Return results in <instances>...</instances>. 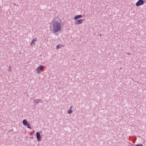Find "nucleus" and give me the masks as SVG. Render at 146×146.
I'll use <instances>...</instances> for the list:
<instances>
[{
    "label": "nucleus",
    "mask_w": 146,
    "mask_h": 146,
    "mask_svg": "<svg viewBox=\"0 0 146 146\" xmlns=\"http://www.w3.org/2000/svg\"><path fill=\"white\" fill-rule=\"evenodd\" d=\"M57 19L58 18L56 17L54 18L52 21V30L54 33L59 31L61 29V22L59 20H57Z\"/></svg>",
    "instance_id": "1"
},
{
    "label": "nucleus",
    "mask_w": 146,
    "mask_h": 146,
    "mask_svg": "<svg viewBox=\"0 0 146 146\" xmlns=\"http://www.w3.org/2000/svg\"><path fill=\"white\" fill-rule=\"evenodd\" d=\"M44 66L42 65L39 66L36 69V72L37 74H40L43 70Z\"/></svg>",
    "instance_id": "2"
},
{
    "label": "nucleus",
    "mask_w": 146,
    "mask_h": 146,
    "mask_svg": "<svg viewBox=\"0 0 146 146\" xmlns=\"http://www.w3.org/2000/svg\"><path fill=\"white\" fill-rule=\"evenodd\" d=\"M144 3V2L143 0H138L136 3V6L137 7H139L142 5Z\"/></svg>",
    "instance_id": "3"
},
{
    "label": "nucleus",
    "mask_w": 146,
    "mask_h": 146,
    "mask_svg": "<svg viewBox=\"0 0 146 146\" xmlns=\"http://www.w3.org/2000/svg\"><path fill=\"white\" fill-rule=\"evenodd\" d=\"M23 123L24 125H27L28 128L31 129V127L30 124L25 119H24L23 121Z\"/></svg>",
    "instance_id": "4"
},
{
    "label": "nucleus",
    "mask_w": 146,
    "mask_h": 146,
    "mask_svg": "<svg viewBox=\"0 0 146 146\" xmlns=\"http://www.w3.org/2000/svg\"><path fill=\"white\" fill-rule=\"evenodd\" d=\"M83 19H79L76 20L75 21V24L76 25H78L82 23V21Z\"/></svg>",
    "instance_id": "5"
},
{
    "label": "nucleus",
    "mask_w": 146,
    "mask_h": 146,
    "mask_svg": "<svg viewBox=\"0 0 146 146\" xmlns=\"http://www.w3.org/2000/svg\"><path fill=\"white\" fill-rule=\"evenodd\" d=\"M37 139L39 141H40L41 140V137L40 134V133L37 132L36 133Z\"/></svg>",
    "instance_id": "6"
},
{
    "label": "nucleus",
    "mask_w": 146,
    "mask_h": 146,
    "mask_svg": "<svg viewBox=\"0 0 146 146\" xmlns=\"http://www.w3.org/2000/svg\"><path fill=\"white\" fill-rule=\"evenodd\" d=\"M82 16L81 15H78L75 16L74 19L75 20H76L77 19H78L81 17Z\"/></svg>",
    "instance_id": "7"
},
{
    "label": "nucleus",
    "mask_w": 146,
    "mask_h": 146,
    "mask_svg": "<svg viewBox=\"0 0 146 146\" xmlns=\"http://www.w3.org/2000/svg\"><path fill=\"white\" fill-rule=\"evenodd\" d=\"M62 46H64V45L63 44L61 45L60 44H58L56 46V49H58L60 48H61Z\"/></svg>",
    "instance_id": "8"
},
{
    "label": "nucleus",
    "mask_w": 146,
    "mask_h": 146,
    "mask_svg": "<svg viewBox=\"0 0 146 146\" xmlns=\"http://www.w3.org/2000/svg\"><path fill=\"white\" fill-rule=\"evenodd\" d=\"M37 40V38H35L34 39H33L32 40V41L31 43V45H33V44L35 43V42Z\"/></svg>",
    "instance_id": "9"
},
{
    "label": "nucleus",
    "mask_w": 146,
    "mask_h": 146,
    "mask_svg": "<svg viewBox=\"0 0 146 146\" xmlns=\"http://www.w3.org/2000/svg\"><path fill=\"white\" fill-rule=\"evenodd\" d=\"M40 100L38 99H37L36 100H34L33 102L35 104H36L39 103L40 102Z\"/></svg>",
    "instance_id": "10"
},
{
    "label": "nucleus",
    "mask_w": 146,
    "mask_h": 146,
    "mask_svg": "<svg viewBox=\"0 0 146 146\" xmlns=\"http://www.w3.org/2000/svg\"><path fill=\"white\" fill-rule=\"evenodd\" d=\"M72 112V110L71 109L68 110V113L69 114H71Z\"/></svg>",
    "instance_id": "11"
},
{
    "label": "nucleus",
    "mask_w": 146,
    "mask_h": 146,
    "mask_svg": "<svg viewBox=\"0 0 146 146\" xmlns=\"http://www.w3.org/2000/svg\"><path fill=\"white\" fill-rule=\"evenodd\" d=\"M8 70L9 71H10V72H11V66H9Z\"/></svg>",
    "instance_id": "12"
},
{
    "label": "nucleus",
    "mask_w": 146,
    "mask_h": 146,
    "mask_svg": "<svg viewBox=\"0 0 146 146\" xmlns=\"http://www.w3.org/2000/svg\"><path fill=\"white\" fill-rule=\"evenodd\" d=\"M135 146H143V145L141 144H139L136 145Z\"/></svg>",
    "instance_id": "13"
},
{
    "label": "nucleus",
    "mask_w": 146,
    "mask_h": 146,
    "mask_svg": "<svg viewBox=\"0 0 146 146\" xmlns=\"http://www.w3.org/2000/svg\"><path fill=\"white\" fill-rule=\"evenodd\" d=\"M72 106H70V108L71 109L72 108Z\"/></svg>",
    "instance_id": "14"
}]
</instances>
